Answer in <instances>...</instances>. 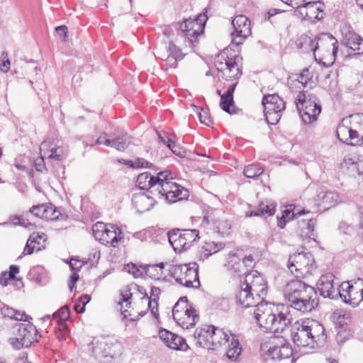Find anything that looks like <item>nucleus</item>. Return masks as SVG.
Instances as JSON below:
<instances>
[{
  "instance_id": "1",
  "label": "nucleus",
  "mask_w": 363,
  "mask_h": 363,
  "mask_svg": "<svg viewBox=\"0 0 363 363\" xmlns=\"http://www.w3.org/2000/svg\"><path fill=\"white\" fill-rule=\"evenodd\" d=\"M283 294L288 308L290 306L302 313L311 312L318 305L315 289L297 279L286 284Z\"/></svg>"
},
{
  "instance_id": "2",
  "label": "nucleus",
  "mask_w": 363,
  "mask_h": 363,
  "mask_svg": "<svg viewBox=\"0 0 363 363\" xmlns=\"http://www.w3.org/2000/svg\"><path fill=\"white\" fill-rule=\"evenodd\" d=\"M254 315L259 327L274 333H281L292 320L288 307L262 301L257 305Z\"/></svg>"
},
{
  "instance_id": "3",
  "label": "nucleus",
  "mask_w": 363,
  "mask_h": 363,
  "mask_svg": "<svg viewBox=\"0 0 363 363\" xmlns=\"http://www.w3.org/2000/svg\"><path fill=\"white\" fill-rule=\"evenodd\" d=\"M296 45L303 52H313L317 61L318 52L321 55L318 60L319 63L323 67H329L335 61L338 49L337 40L330 34L323 33L318 38L302 36L297 40Z\"/></svg>"
},
{
  "instance_id": "4",
  "label": "nucleus",
  "mask_w": 363,
  "mask_h": 363,
  "mask_svg": "<svg viewBox=\"0 0 363 363\" xmlns=\"http://www.w3.org/2000/svg\"><path fill=\"white\" fill-rule=\"evenodd\" d=\"M291 336L296 346L311 349L323 345L326 339L323 326L309 319L296 322L291 327Z\"/></svg>"
},
{
  "instance_id": "5",
  "label": "nucleus",
  "mask_w": 363,
  "mask_h": 363,
  "mask_svg": "<svg viewBox=\"0 0 363 363\" xmlns=\"http://www.w3.org/2000/svg\"><path fill=\"white\" fill-rule=\"evenodd\" d=\"M234 335L230 331H225L213 325H204L196 329L194 333V337L198 346L211 350H216L230 342L232 336Z\"/></svg>"
},
{
  "instance_id": "6",
  "label": "nucleus",
  "mask_w": 363,
  "mask_h": 363,
  "mask_svg": "<svg viewBox=\"0 0 363 363\" xmlns=\"http://www.w3.org/2000/svg\"><path fill=\"white\" fill-rule=\"evenodd\" d=\"M169 273L178 284L187 288L198 289L200 286L199 267L196 262L173 265Z\"/></svg>"
},
{
  "instance_id": "7",
  "label": "nucleus",
  "mask_w": 363,
  "mask_h": 363,
  "mask_svg": "<svg viewBox=\"0 0 363 363\" xmlns=\"http://www.w3.org/2000/svg\"><path fill=\"white\" fill-rule=\"evenodd\" d=\"M242 57L237 55L229 57L225 52L219 54L215 61V67L218 72L223 74L222 77L226 80L238 79L242 74Z\"/></svg>"
},
{
  "instance_id": "8",
  "label": "nucleus",
  "mask_w": 363,
  "mask_h": 363,
  "mask_svg": "<svg viewBox=\"0 0 363 363\" xmlns=\"http://www.w3.org/2000/svg\"><path fill=\"white\" fill-rule=\"evenodd\" d=\"M207 17L205 14H199L194 18L184 20L180 24L179 28L184 34L189 46L194 47L197 43L198 37L200 36L204 29Z\"/></svg>"
},
{
  "instance_id": "9",
  "label": "nucleus",
  "mask_w": 363,
  "mask_h": 363,
  "mask_svg": "<svg viewBox=\"0 0 363 363\" xmlns=\"http://www.w3.org/2000/svg\"><path fill=\"white\" fill-rule=\"evenodd\" d=\"M199 238V230L196 229H173L168 233L170 245L178 252L188 250Z\"/></svg>"
},
{
  "instance_id": "10",
  "label": "nucleus",
  "mask_w": 363,
  "mask_h": 363,
  "mask_svg": "<svg viewBox=\"0 0 363 363\" xmlns=\"http://www.w3.org/2000/svg\"><path fill=\"white\" fill-rule=\"evenodd\" d=\"M93 235L96 240L102 245L115 247L119 240L122 239L121 229L114 225H106L101 222H97L92 227Z\"/></svg>"
},
{
  "instance_id": "11",
  "label": "nucleus",
  "mask_w": 363,
  "mask_h": 363,
  "mask_svg": "<svg viewBox=\"0 0 363 363\" xmlns=\"http://www.w3.org/2000/svg\"><path fill=\"white\" fill-rule=\"evenodd\" d=\"M264 113L269 124L276 125L281 119L286 104L277 94L264 96L262 99Z\"/></svg>"
},
{
  "instance_id": "12",
  "label": "nucleus",
  "mask_w": 363,
  "mask_h": 363,
  "mask_svg": "<svg viewBox=\"0 0 363 363\" xmlns=\"http://www.w3.org/2000/svg\"><path fill=\"white\" fill-rule=\"evenodd\" d=\"M340 298L353 307L357 306L363 301V279H357L342 282L340 285Z\"/></svg>"
},
{
  "instance_id": "13",
  "label": "nucleus",
  "mask_w": 363,
  "mask_h": 363,
  "mask_svg": "<svg viewBox=\"0 0 363 363\" xmlns=\"http://www.w3.org/2000/svg\"><path fill=\"white\" fill-rule=\"evenodd\" d=\"M314 262L310 252H298L290 255L288 267L296 278L303 277L313 269Z\"/></svg>"
},
{
  "instance_id": "14",
  "label": "nucleus",
  "mask_w": 363,
  "mask_h": 363,
  "mask_svg": "<svg viewBox=\"0 0 363 363\" xmlns=\"http://www.w3.org/2000/svg\"><path fill=\"white\" fill-rule=\"evenodd\" d=\"M16 337H10L9 342L16 350L29 347L37 340V330L29 323H19Z\"/></svg>"
},
{
  "instance_id": "15",
  "label": "nucleus",
  "mask_w": 363,
  "mask_h": 363,
  "mask_svg": "<svg viewBox=\"0 0 363 363\" xmlns=\"http://www.w3.org/2000/svg\"><path fill=\"white\" fill-rule=\"evenodd\" d=\"M155 196L169 203H174L187 199L189 191L186 189L172 182L162 184L160 186V191L155 194Z\"/></svg>"
},
{
  "instance_id": "16",
  "label": "nucleus",
  "mask_w": 363,
  "mask_h": 363,
  "mask_svg": "<svg viewBox=\"0 0 363 363\" xmlns=\"http://www.w3.org/2000/svg\"><path fill=\"white\" fill-rule=\"evenodd\" d=\"M232 25L234 28L231 33L232 43L239 45L251 34L250 21L246 16L239 15L234 18Z\"/></svg>"
},
{
  "instance_id": "17",
  "label": "nucleus",
  "mask_w": 363,
  "mask_h": 363,
  "mask_svg": "<svg viewBox=\"0 0 363 363\" xmlns=\"http://www.w3.org/2000/svg\"><path fill=\"white\" fill-rule=\"evenodd\" d=\"M335 277L328 273L322 275L318 281L317 289L320 295L324 298L335 299L340 295V287L338 283L334 282Z\"/></svg>"
},
{
  "instance_id": "18",
  "label": "nucleus",
  "mask_w": 363,
  "mask_h": 363,
  "mask_svg": "<svg viewBox=\"0 0 363 363\" xmlns=\"http://www.w3.org/2000/svg\"><path fill=\"white\" fill-rule=\"evenodd\" d=\"M179 305L172 308V312L174 320L184 329L194 327L199 319L196 311L190 306L189 309L184 310V308H182L181 311H178Z\"/></svg>"
},
{
  "instance_id": "19",
  "label": "nucleus",
  "mask_w": 363,
  "mask_h": 363,
  "mask_svg": "<svg viewBox=\"0 0 363 363\" xmlns=\"http://www.w3.org/2000/svg\"><path fill=\"white\" fill-rule=\"evenodd\" d=\"M242 284L262 300L267 294L266 282L257 271L247 273Z\"/></svg>"
},
{
  "instance_id": "20",
  "label": "nucleus",
  "mask_w": 363,
  "mask_h": 363,
  "mask_svg": "<svg viewBox=\"0 0 363 363\" xmlns=\"http://www.w3.org/2000/svg\"><path fill=\"white\" fill-rule=\"evenodd\" d=\"M159 337L172 350H186L188 348L185 339L165 329L159 330Z\"/></svg>"
},
{
  "instance_id": "21",
  "label": "nucleus",
  "mask_w": 363,
  "mask_h": 363,
  "mask_svg": "<svg viewBox=\"0 0 363 363\" xmlns=\"http://www.w3.org/2000/svg\"><path fill=\"white\" fill-rule=\"evenodd\" d=\"M237 302L245 308L257 306L262 299L256 296L252 291L241 284V289L236 296Z\"/></svg>"
},
{
  "instance_id": "22",
  "label": "nucleus",
  "mask_w": 363,
  "mask_h": 363,
  "mask_svg": "<svg viewBox=\"0 0 363 363\" xmlns=\"http://www.w3.org/2000/svg\"><path fill=\"white\" fill-rule=\"evenodd\" d=\"M155 202L156 201L153 196L145 193L134 194L132 198L133 206L140 213L149 211Z\"/></svg>"
},
{
  "instance_id": "23",
  "label": "nucleus",
  "mask_w": 363,
  "mask_h": 363,
  "mask_svg": "<svg viewBox=\"0 0 363 363\" xmlns=\"http://www.w3.org/2000/svg\"><path fill=\"white\" fill-rule=\"evenodd\" d=\"M337 138L347 145H358L359 139L357 131L352 130L350 126L345 125L344 123H340L336 130Z\"/></svg>"
},
{
  "instance_id": "24",
  "label": "nucleus",
  "mask_w": 363,
  "mask_h": 363,
  "mask_svg": "<svg viewBox=\"0 0 363 363\" xmlns=\"http://www.w3.org/2000/svg\"><path fill=\"white\" fill-rule=\"evenodd\" d=\"M91 345H92V352L96 357H107L111 354L112 343L108 338H94Z\"/></svg>"
},
{
  "instance_id": "25",
  "label": "nucleus",
  "mask_w": 363,
  "mask_h": 363,
  "mask_svg": "<svg viewBox=\"0 0 363 363\" xmlns=\"http://www.w3.org/2000/svg\"><path fill=\"white\" fill-rule=\"evenodd\" d=\"M342 44L358 55L363 53V38L355 33H347L342 40Z\"/></svg>"
},
{
  "instance_id": "26",
  "label": "nucleus",
  "mask_w": 363,
  "mask_h": 363,
  "mask_svg": "<svg viewBox=\"0 0 363 363\" xmlns=\"http://www.w3.org/2000/svg\"><path fill=\"white\" fill-rule=\"evenodd\" d=\"M296 107L298 110L300 108L320 106V101L318 98L312 93L308 91H300L296 99Z\"/></svg>"
},
{
  "instance_id": "27",
  "label": "nucleus",
  "mask_w": 363,
  "mask_h": 363,
  "mask_svg": "<svg viewBox=\"0 0 363 363\" xmlns=\"http://www.w3.org/2000/svg\"><path fill=\"white\" fill-rule=\"evenodd\" d=\"M318 4H320V1H310L304 4L300 11L301 15L308 20L320 19L318 15L322 10Z\"/></svg>"
},
{
  "instance_id": "28",
  "label": "nucleus",
  "mask_w": 363,
  "mask_h": 363,
  "mask_svg": "<svg viewBox=\"0 0 363 363\" xmlns=\"http://www.w3.org/2000/svg\"><path fill=\"white\" fill-rule=\"evenodd\" d=\"M40 151H43L44 155H48V159H53L57 161H62L66 156L65 149L62 146H57L56 147H50L48 149V143L46 141H43L40 144Z\"/></svg>"
},
{
  "instance_id": "29",
  "label": "nucleus",
  "mask_w": 363,
  "mask_h": 363,
  "mask_svg": "<svg viewBox=\"0 0 363 363\" xmlns=\"http://www.w3.org/2000/svg\"><path fill=\"white\" fill-rule=\"evenodd\" d=\"M160 293V289L157 287H152L151 289V296L148 297L147 296H145L141 298V301L144 304H147L148 308L150 310L152 315L157 319L159 316L158 308H157V301H158V294Z\"/></svg>"
},
{
  "instance_id": "30",
  "label": "nucleus",
  "mask_w": 363,
  "mask_h": 363,
  "mask_svg": "<svg viewBox=\"0 0 363 363\" xmlns=\"http://www.w3.org/2000/svg\"><path fill=\"white\" fill-rule=\"evenodd\" d=\"M132 297V294L129 290L125 291V292L121 294V299L119 301V305L121 306V312L123 318H128L131 320H133L134 318L132 317V306L130 298Z\"/></svg>"
},
{
  "instance_id": "31",
  "label": "nucleus",
  "mask_w": 363,
  "mask_h": 363,
  "mask_svg": "<svg viewBox=\"0 0 363 363\" xmlns=\"http://www.w3.org/2000/svg\"><path fill=\"white\" fill-rule=\"evenodd\" d=\"M298 111L303 123L311 124L317 120L321 111V106H315L313 105V107H307L306 106V108H300Z\"/></svg>"
},
{
  "instance_id": "32",
  "label": "nucleus",
  "mask_w": 363,
  "mask_h": 363,
  "mask_svg": "<svg viewBox=\"0 0 363 363\" xmlns=\"http://www.w3.org/2000/svg\"><path fill=\"white\" fill-rule=\"evenodd\" d=\"M154 176L148 172H143L138 175L137 185L140 189H150V192L155 196V185Z\"/></svg>"
},
{
  "instance_id": "33",
  "label": "nucleus",
  "mask_w": 363,
  "mask_h": 363,
  "mask_svg": "<svg viewBox=\"0 0 363 363\" xmlns=\"http://www.w3.org/2000/svg\"><path fill=\"white\" fill-rule=\"evenodd\" d=\"M275 213V207L273 205H265L263 202L258 206L246 212V217L272 216Z\"/></svg>"
},
{
  "instance_id": "34",
  "label": "nucleus",
  "mask_w": 363,
  "mask_h": 363,
  "mask_svg": "<svg viewBox=\"0 0 363 363\" xmlns=\"http://www.w3.org/2000/svg\"><path fill=\"white\" fill-rule=\"evenodd\" d=\"M230 341L226 356L230 360L236 361L241 353L242 348L236 335L232 336Z\"/></svg>"
},
{
  "instance_id": "35",
  "label": "nucleus",
  "mask_w": 363,
  "mask_h": 363,
  "mask_svg": "<svg viewBox=\"0 0 363 363\" xmlns=\"http://www.w3.org/2000/svg\"><path fill=\"white\" fill-rule=\"evenodd\" d=\"M350 119V128L357 131L359 139V145L363 143V114H355L352 116Z\"/></svg>"
},
{
  "instance_id": "36",
  "label": "nucleus",
  "mask_w": 363,
  "mask_h": 363,
  "mask_svg": "<svg viewBox=\"0 0 363 363\" xmlns=\"http://www.w3.org/2000/svg\"><path fill=\"white\" fill-rule=\"evenodd\" d=\"M269 355L274 359L288 358L291 354V349L286 345L274 346L268 350Z\"/></svg>"
},
{
  "instance_id": "37",
  "label": "nucleus",
  "mask_w": 363,
  "mask_h": 363,
  "mask_svg": "<svg viewBox=\"0 0 363 363\" xmlns=\"http://www.w3.org/2000/svg\"><path fill=\"white\" fill-rule=\"evenodd\" d=\"M225 245L222 242H207L201 248V255L203 258H208L220 250L223 249Z\"/></svg>"
},
{
  "instance_id": "38",
  "label": "nucleus",
  "mask_w": 363,
  "mask_h": 363,
  "mask_svg": "<svg viewBox=\"0 0 363 363\" xmlns=\"http://www.w3.org/2000/svg\"><path fill=\"white\" fill-rule=\"evenodd\" d=\"M228 269L235 273L246 274L244 269V264L242 259L235 254L229 255V261L227 264Z\"/></svg>"
},
{
  "instance_id": "39",
  "label": "nucleus",
  "mask_w": 363,
  "mask_h": 363,
  "mask_svg": "<svg viewBox=\"0 0 363 363\" xmlns=\"http://www.w3.org/2000/svg\"><path fill=\"white\" fill-rule=\"evenodd\" d=\"M316 223L315 219L302 220L299 224L301 235L311 238L313 235L314 226Z\"/></svg>"
},
{
  "instance_id": "40",
  "label": "nucleus",
  "mask_w": 363,
  "mask_h": 363,
  "mask_svg": "<svg viewBox=\"0 0 363 363\" xmlns=\"http://www.w3.org/2000/svg\"><path fill=\"white\" fill-rule=\"evenodd\" d=\"M38 238H40V239H44L46 240V235L45 233H41V234H35V233H33L28 238L26 244V246L23 249V255H31L33 251H34V249L36 248L37 247L33 245V246H31L34 242H37V239Z\"/></svg>"
},
{
  "instance_id": "41",
  "label": "nucleus",
  "mask_w": 363,
  "mask_h": 363,
  "mask_svg": "<svg viewBox=\"0 0 363 363\" xmlns=\"http://www.w3.org/2000/svg\"><path fill=\"white\" fill-rule=\"evenodd\" d=\"M114 148L118 151H124L131 143V138L128 134H123L113 138Z\"/></svg>"
},
{
  "instance_id": "42",
  "label": "nucleus",
  "mask_w": 363,
  "mask_h": 363,
  "mask_svg": "<svg viewBox=\"0 0 363 363\" xmlns=\"http://www.w3.org/2000/svg\"><path fill=\"white\" fill-rule=\"evenodd\" d=\"M53 318L56 319L57 323L61 325L64 330H66L67 327L65 322L68 320L69 317V311L67 306H62L57 313H55L52 315Z\"/></svg>"
},
{
  "instance_id": "43",
  "label": "nucleus",
  "mask_w": 363,
  "mask_h": 363,
  "mask_svg": "<svg viewBox=\"0 0 363 363\" xmlns=\"http://www.w3.org/2000/svg\"><path fill=\"white\" fill-rule=\"evenodd\" d=\"M264 169L258 164H252L244 169V175L247 178L255 179L263 173Z\"/></svg>"
},
{
  "instance_id": "44",
  "label": "nucleus",
  "mask_w": 363,
  "mask_h": 363,
  "mask_svg": "<svg viewBox=\"0 0 363 363\" xmlns=\"http://www.w3.org/2000/svg\"><path fill=\"white\" fill-rule=\"evenodd\" d=\"M169 174L167 171L160 172L157 176H154V182L155 185V193H158L160 191V186L166 183H171L172 181H168Z\"/></svg>"
},
{
  "instance_id": "45",
  "label": "nucleus",
  "mask_w": 363,
  "mask_h": 363,
  "mask_svg": "<svg viewBox=\"0 0 363 363\" xmlns=\"http://www.w3.org/2000/svg\"><path fill=\"white\" fill-rule=\"evenodd\" d=\"M192 107L194 111L197 113L199 121L201 123L208 126L213 123V121L209 115L208 111L201 109L195 105H193Z\"/></svg>"
},
{
  "instance_id": "46",
  "label": "nucleus",
  "mask_w": 363,
  "mask_h": 363,
  "mask_svg": "<svg viewBox=\"0 0 363 363\" xmlns=\"http://www.w3.org/2000/svg\"><path fill=\"white\" fill-rule=\"evenodd\" d=\"M43 219L55 220L59 218L60 213L56 208L51 203L47 204Z\"/></svg>"
},
{
  "instance_id": "47",
  "label": "nucleus",
  "mask_w": 363,
  "mask_h": 363,
  "mask_svg": "<svg viewBox=\"0 0 363 363\" xmlns=\"http://www.w3.org/2000/svg\"><path fill=\"white\" fill-rule=\"evenodd\" d=\"M164 267L163 263L159 264L149 265L146 267V273L154 279H160L162 274V269Z\"/></svg>"
},
{
  "instance_id": "48",
  "label": "nucleus",
  "mask_w": 363,
  "mask_h": 363,
  "mask_svg": "<svg viewBox=\"0 0 363 363\" xmlns=\"http://www.w3.org/2000/svg\"><path fill=\"white\" fill-rule=\"evenodd\" d=\"M220 106V108L226 113L230 114L235 113L234 109L232 110L230 108L231 106L234 108L233 97H228L223 94V95H221Z\"/></svg>"
},
{
  "instance_id": "49",
  "label": "nucleus",
  "mask_w": 363,
  "mask_h": 363,
  "mask_svg": "<svg viewBox=\"0 0 363 363\" xmlns=\"http://www.w3.org/2000/svg\"><path fill=\"white\" fill-rule=\"evenodd\" d=\"M168 52L169 57L174 58L175 60H182L184 55L182 50L176 46L172 42L169 43Z\"/></svg>"
},
{
  "instance_id": "50",
  "label": "nucleus",
  "mask_w": 363,
  "mask_h": 363,
  "mask_svg": "<svg viewBox=\"0 0 363 363\" xmlns=\"http://www.w3.org/2000/svg\"><path fill=\"white\" fill-rule=\"evenodd\" d=\"M338 195L334 192L328 191L323 196V201L328 206H334L337 203Z\"/></svg>"
},
{
  "instance_id": "51",
  "label": "nucleus",
  "mask_w": 363,
  "mask_h": 363,
  "mask_svg": "<svg viewBox=\"0 0 363 363\" xmlns=\"http://www.w3.org/2000/svg\"><path fill=\"white\" fill-rule=\"evenodd\" d=\"M123 163L124 164H127L130 165V167H135V168L150 167L152 165V163H150V162L145 160L143 158H138V159H137L134 162L129 160L127 162H125L124 161Z\"/></svg>"
},
{
  "instance_id": "52",
  "label": "nucleus",
  "mask_w": 363,
  "mask_h": 363,
  "mask_svg": "<svg viewBox=\"0 0 363 363\" xmlns=\"http://www.w3.org/2000/svg\"><path fill=\"white\" fill-rule=\"evenodd\" d=\"M18 220V222H14L13 225H20L23 226L26 228L33 229V225L29 222L28 220H26L20 216H13L11 217V220Z\"/></svg>"
},
{
  "instance_id": "53",
  "label": "nucleus",
  "mask_w": 363,
  "mask_h": 363,
  "mask_svg": "<svg viewBox=\"0 0 363 363\" xmlns=\"http://www.w3.org/2000/svg\"><path fill=\"white\" fill-rule=\"evenodd\" d=\"M46 205L47 204L43 203L40 205L33 206L30 208L29 212L33 214L35 216L43 219L45 213L44 210H45Z\"/></svg>"
},
{
  "instance_id": "54",
  "label": "nucleus",
  "mask_w": 363,
  "mask_h": 363,
  "mask_svg": "<svg viewBox=\"0 0 363 363\" xmlns=\"http://www.w3.org/2000/svg\"><path fill=\"white\" fill-rule=\"evenodd\" d=\"M169 149L171 150L172 153L179 157H184L186 155L185 150L179 145H177L174 141L172 143V145H170Z\"/></svg>"
},
{
  "instance_id": "55",
  "label": "nucleus",
  "mask_w": 363,
  "mask_h": 363,
  "mask_svg": "<svg viewBox=\"0 0 363 363\" xmlns=\"http://www.w3.org/2000/svg\"><path fill=\"white\" fill-rule=\"evenodd\" d=\"M157 135H158L160 141L164 144L168 148L174 142L164 131H157Z\"/></svg>"
},
{
  "instance_id": "56",
  "label": "nucleus",
  "mask_w": 363,
  "mask_h": 363,
  "mask_svg": "<svg viewBox=\"0 0 363 363\" xmlns=\"http://www.w3.org/2000/svg\"><path fill=\"white\" fill-rule=\"evenodd\" d=\"M306 73L308 74V70L307 69H303V72L301 73L298 78L295 80L296 86L297 84L300 85L299 88H301V86H306L308 79V77H306Z\"/></svg>"
},
{
  "instance_id": "57",
  "label": "nucleus",
  "mask_w": 363,
  "mask_h": 363,
  "mask_svg": "<svg viewBox=\"0 0 363 363\" xmlns=\"http://www.w3.org/2000/svg\"><path fill=\"white\" fill-rule=\"evenodd\" d=\"M215 210L210 209L207 211L206 214L203 217V223H206V224L209 223H216V220L214 216Z\"/></svg>"
},
{
  "instance_id": "58",
  "label": "nucleus",
  "mask_w": 363,
  "mask_h": 363,
  "mask_svg": "<svg viewBox=\"0 0 363 363\" xmlns=\"http://www.w3.org/2000/svg\"><path fill=\"white\" fill-rule=\"evenodd\" d=\"M1 313L4 317H8L11 319H14L16 310L13 308L4 306L1 308Z\"/></svg>"
},
{
  "instance_id": "59",
  "label": "nucleus",
  "mask_w": 363,
  "mask_h": 363,
  "mask_svg": "<svg viewBox=\"0 0 363 363\" xmlns=\"http://www.w3.org/2000/svg\"><path fill=\"white\" fill-rule=\"evenodd\" d=\"M7 57L8 53L6 51H4L1 53L2 64L1 67V70L4 72H7L9 69L10 61Z\"/></svg>"
},
{
  "instance_id": "60",
  "label": "nucleus",
  "mask_w": 363,
  "mask_h": 363,
  "mask_svg": "<svg viewBox=\"0 0 363 363\" xmlns=\"http://www.w3.org/2000/svg\"><path fill=\"white\" fill-rule=\"evenodd\" d=\"M178 304H179V306L177 308L178 311H181L182 308H184V310L189 308L188 306L187 298L186 296L181 297L173 308H175Z\"/></svg>"
},
{
  "instance_id": "61",
  "label": "nucleus",
  "mask_w": 363,
  "mask_h": 363,
  "mask_svg": "<svg viewBox=\"0 0 363 363\" xmlns=\"http://www.w3.org/2000/svg\"><path fill=\"white\" fill-rule=\"evenodd\" d=\"M285 4L298 9V11H301V9L303 8L304 4L303 0H289L287 1H284Z\"/></svg>"
},
{
  "instance_id": "62",
  "label": "nucleus",
  "mask_w": 363,
  "mask_h": 363,
  "mask_svg": "<svg viewBox=\"0 0 363 363\" xmlns=\"http://www.w3.org/2000/svg\"><path fill=\"white\" fill-rule=\"evenodd\" d=\"M79 280V275L77 273H74L70 277V280L69 283V290L72 291L74 288H75V284Z\"/></svg>"
},
{
  "instance_id": "63",
  "label": "nucleus",
  "mask_w": 363,
  "mask_h": 363,
  "mask_svg": "<svg viewBox=\"0 0 363 363\" xmlns=\"http://www.w3.org/2000/svg\"><path fill=\"white\" fill-rule=\"evenodd\" d=\"M19 272V268L17 265H11L9 268V277L10 279L14 280L15 275Z\"/></svg>"
},
{
  "instance_id": "64",
  "label": "nucleus",
  "mask_w": 363,
  "mask_h": 363,
  "mask_svg": "<svg viewBox=\"0 0 363 363\" xmlns=\"http://www.w3.org/2000/svg\"><path fill=\"white\" fill-rule=\"evenodd\" d=\"M359 233L363 236V207L359 208Z\"/></svg>"
}]
</instances>
